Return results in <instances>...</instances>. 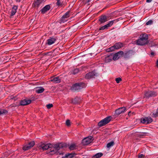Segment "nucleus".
Instances as JSON below:
<instances>
[{"label": "nucleus", "mask_w": 158, "mask_h": 158, "mask_svg": "<svg viewBox=\"0 0 158 158\" xmlns=\"http://www.w3.org/2000/svg\"><path fill=\"white\" fill-rule=\"evenodd\" d=\"M148 37L146 34H143L140 35V38L137 40V44L138 45H143L146 44L148 42Z\"/></svg>", "instance_id": "obj_1"}, {"label": "nucleus", "mask_w": 158, "mask_h": 158, "mask_svg": "<svg viewBox=\"0 0 158 158\" xmlns=\"http://www.w3.org/2000/svg\"><path fill=\"white\" fill-rule=\"evenodd\" d=\"M85 85L83 83H77L73 85L72 87L73 90H78L85 87Z\"/></svg>", "instance_id": "obj_2"}, {"label": "nucleus", "mask_w": 158, "mask_h": 158, "mask_svg": "<svg viewBox=\"0 0 158 158\" xmlns=\"http://www.w3.org/2000/svg\"><path fill=\"white\" fill-rule=\"evenodd\" d=\"M111 116H108L106 118L98 123V126L101 127L105 125L111 121Z\"/></svg>", "instance_id": "obj_3"}, {"label": "nucleus", "mask_w": 158, "mask_h": 158, "mask_svg": "<svg viewBox=\"0 0 158 158\" xmlns=\"http://www.w3.org/2000/svg\"><path fill=\"white\" fill-rule=\"evenodd\" d=\"M63 144L61 143H60L58 145H56L53 148V149L50 151L51 152H53L52 154H60V153L59 152V150L61 148L63 147Z\"/></svg>", "instance_id": "obj_4"}, {"label": "nucleus", "mask_w": 158, "mask_h": 158, "mask_svg": "<svg viewBox=\"0 0 158 158\" xmlns=\"http://www.w3.org/2000/svg\"><path fill=\"white\" fill-rule=\"evenodd\" d=\"M52 145L50 143L44 144L41 143L39 145V148L43 150H46L49 148H52Z\"/></svg>", "instance_id": "obj_5"}, {"label": "nucleus", "mask_w": 158, "mask_h": 158, "mask_svg": "<svg viewBox=\"0 0 158 158\" xmlns=\"http://www.w3.org/2000/svg\"><path fill=\"white\" fill-rule=\"evenodd\" d=\"M93 140V138L90 136L82 140V143L83 145H87L90 143Z\"/></svg>", "instance_id": "obj_6"}, {"label": "nucleus", "mask_w": 158, "mask_h": 158, "mask_svg": "<svg viewBox=\"0 0 158 158\" xmlns=\"http://www.w3.org/2000/svg\"><path fill=\"white\" fill-rule=\"evenodd\" d=\"M156 93L154 91H148L145 93L144 98H149L150 97L156 96Z\"/></svg>", "instance_id": "obj_7"}, {"label": "nucleus", "mask_w": 158, "mask_h": 158, "mask_svg": "<svg viewBox=\"0 0 158 158\" xmlns=\"http://www.w3.org/2000/svg\"><path fill=\"white\" fill-rule=\"evenodd\" d=\"M35 142L32 141L28 144H26L23 147V149L24 150H27L32 147L35 145Z\"/></svg>", "instance_id": "obj_8"}, {"label": "nucleus", "mask_w": 158, "mask_h": 158, "mask_svg": "<svg viewBox=\"0 0 158 158\" xmlns=\"http://www.w3.org/2000/svg\"><path fill=\"white\" fill-rule=\"evenodd\" d=\"M123 51H119L112 55V59L114 60H118L123 54Z\"/></svg>", "instance_id": "obj_9"}, {"label": "nucleus", "mask_w": 158, "mask_h": 158, "mask_svg": "<svg viewBox=\"0 0 158 158\" xmlns=\"http://www.w3.org/2000/svg\"><path fill=\"white\" fill-rule=\"evenodd\" d=\"M56 39L57 38L55 37H50L47 40L46 44L49 45H52L55 42Z\"/></svg>", "instance_id": "obj_10"}, {"label": "nucleus", "mask_w": 158, "mask_h": 158, "mask_svg": "<svg viewBox=\"0 0 158 158\" xmlns=\"http://www.w3.org/2000/svg\"><path fill=\"white\" fill-rule=\"evenodd\" d=\"M97 75V73L95 71H93L86 74L85 76V78L87 79H89L90 78L94 77Z\"/></svg>", "instance_id": "obj_11"}, {"label": "nucleus", "mask_w": 158, "mask_h": 158, "mask_svg": "<svg viewBox=\"0 0 158 158\" xmlns=\"http://www.w3.org/2000/svg\"><path fill=\"white\" fill-rule=\"evenodd\" d=\"M69 14V12H67L62 17L60 20L61 22L64 23L67 20V19L70 16Z\"/></svg>", "instance_id": "obj_12"}, {"label": "nucleus", "mask_w": 158, "mask_h": 158, "mask_svg": "<svg viewBox=\"0 0 158 158\" xmlns=\"http://www.w3.org/2000/svg\"><path fill=\"white\" fill-rule=\"evenodd\" d=\"M125 110L126 108L124 107L119 108L116 110L115 113L117 115H118L124 113Z\"/></svg>", "instance_id": "obj_13"}, {"label": "nucleus", "mask_w": 158, "mask_h": 158, "mask_svg": "<svg viewBox=\"0 0 158 158\" xmlns=\"http://www.w3.org/2000/svg\"><path fill=\"white\" fill-rule=\"evenodd\" d=\"M105 61L106 62L108 63L111 61L112 59V55H106L105 56Z\"/></svg>", "instance_id": "obj_14"}, {"label": "nucleus", "mask_w": 158, "mask_h": 158, "mask_svg": "<svg viewBox=\"0 0 158 158\" xmlns=\"http://www.w3.org/2000/svg\"><path fill=\"white\" fill-rule=\"evenodd\" d=\"M31 101L29 99H24L21 101L20 105L23 106H25L30 104Z\"/></svg>", "instance_id": "obj_15"}, {"label": "nucleus", "mask_w": 158, "mask_h": 158, "mask_svg": "<svg viewBox=\"0 0 158 158\" xmlns=\"http://www.w3.org/2000/svg\"><path fill=\"white\" fill-rule=\"evenodd\" d=\"M99 20L101 23H104L107 21V17L105 15H102L101 16Z\"/></svg>", "instance_id": "obj_16"}, {"label": "nucleus", "mask_w": 158, "mask_h": 158, "mask_svg": "<svg viewBox=\"0 0 158 158\" xmlns=\"http://www.w3.org/2000/svg\"><path fill=\"white\" fill-rule=\"evenodd\" d=\"M50 8L49 5H47L45 6L41 10V13L44 14L47 11L49 10Z\"/></svg>", "instance_id": "obj_17"}, {"label": "nucleus", "mask_w": 158, "mask_h": 158, "mask_svg": "<svg viewBox=\"0 0 158 158\" xmlns=\"http://www.w3.org/2000/svg\"><path fill=\"white\" fill-rule=\"evenodd\" d=\"M50 81L56 83H58L60 82V79L58 77L52 78Z\"/></svg>", "instance_id": "obj_18"}, {"label": "nucleus", "mask_w": 158, "mask_h": 158, "mask_svg": "<svg viewBox=\"0 0 158 158\" xmlns=\"http://www.w3.org/2000/svg\"><path fill=\"white\" fill-rule=\"evenodd\" d=\"M44 0H36L34 3V6L35 7H38L42 3Z\"/></svg>", "instance_id": "obj_19"}, {"label": "nucleus", "mask_w": 158, "mask_h": 158, "mask_svg": "<svg viewBox=\"0 0 158 158\" xmlns=\"http://www.w3.org/2000/svg\"><path fill=\"white\" fill-rule=\"evenodd\" d=\"M18 9V6H14L12 8L11 12V16L14 15L16 12L17 10Z\"/></svg>", "instance_id": "obj_20"}, {"label": "nucleus", "mask_w": 158, "mask_h": 158, "mask_svg": "<svg viewBox=\"0 0 158 158\" xmlns=\"http://www.w3.org/2000/svg\"><path fill=\"white\" fill-rule=\"evenodd\" d=\"M44 90V89L42 87H37L36 88L35 91L38 94L41 93L43 92Z\"/></svg>", "instance_id": "obj_21"}, {"label": "nucleus", "mask_w": 158, "mask_h": 158, "mask_svg": "<svg viewBox=\"0 0 158 158\" xmlns=\"http://www.w3.org/2000/svg\"><path fill=\"white\" fill-rule=\"evenodd\" d=\"M114 47L116 49H118L123 47V44L121 43H118L114 45Z\"/></svg>", "instance_id": "obj_22"}, {"label": "nucleus", "mask_w": 158, "mask_h": 158, "mask_svg": "<svg viewBox=\"0 0 158 158\" xmlns=\"http://www.w3.org/2000/svg\"><path fill=\"white\" fill-rule=\"evenodd\" d=\"M74 156V154L72 153H68L66 154L63 158H72Z\"/></svg>", "instance_id": "obj_23"}, {"label": "nucleus", "mask_w": 158, "mask_h": 158, "mask_svg": "<svg viewBox=\"0 0 158 158\" xmlns=\"http://www.w3.org/2000/svg\"><path fill=\"white\" fill-rule=\"evenodd\" d=\"M103 155V154L102 153H98L94 155L93 156V158H100Z\"/></svg>", "instance_id": "obj_24"}, {"label": "nucleus", "mask_w": 158, "mask_h": 158, "mask_svg": "<svg viewBox=\"0 0 158 158\" xmlns=\"http://www.w3.org/2000/svg\"><path fill=\"white\" fill-rule=\"evenodd\" d=\"M116 20H114L109 22L108 24H106L108 27H111L115 22H116Z\"/></svg>", "instance_id": "obj_25"}, {"label": "nucleus", "mask_w": 158, "mask_h": 158, "mask_svg": "<svg viewBox=\"0 0 158 158\" xmlns=\"http://www.w3.org/2000/svg\"><path fill=\"white\" fill-rule=\"evenodd\" d=\"M7 113V111L4 109L0 110V115H4Z\"/></svg>", "instance_id": "obj_26"}, {"label": "nucleus", "mask_w": 158, "mask_h": 158, "mask_svg": "<svg viewBox=\"0 0 158 158\" xmlns=\"http://www.w3.org/2000/svg\"><path fill=\"white\" fill-rule=\"evenodd\" d=\"M115 49V48L114 47V45L113 46H111L109 48L106 49V51L107 52H112L114 51V49Z\"/></svg>", "instance_id": "obj_27"}, {"label": "nucleus", "mask_w": 158, "mask_h": 158, "mask_svg": "<svg viewBox=\"0 0 158 158\" xmlns=\"http://www.w3.org/2000/svg\"><path fill=\"white\" fill-rule=\"evenodd\" d=\"M79 99L78 98H75L73 100H72L71 102L74 104H77L78 103V101Z\"/></svg>", "instance_id": "obj_28"}, {"label": "nucleus", "mask_w": 158, "mask_h": 158, "mask_svg": "<svg viewBox=\"0 0 158 158\" xmlns=\"http://www.w3.org/2000/svg\"><path fill=\"white\" fill-rule=\"evenodd\" d=\"M114 144V142L113 141H111V142L109 143H107V147L108 148H110L112 146H113Z\"/></svg>", "instance_id": "obj_29"}, {"label": "nucleus", "mask_w": 158, "mask_h": 158, "mask_svg": "<svg viewBox=\"0 0 158 158\" xmlns=\"http://www.w3.org/2000/svg\"><path fill=\"white\" fill-rule=\"evenodd\" d=\"M146 118H142L141 119L140 122L142 123L147 124Z\"/></svg>", "instance_id": "obj_30"}, {"label": "nucleus", "mask_w": 158, "mask_h": 158, "mask_svg": "<svg viewBox=\"0 0 158 158\" xmlns=\"http://www.w3.org/2000/svg\"><path fill=\"white\" fill-rule=\"evenodd\" d=\"M147 118V124L151 123L152 121V119L150 117H146Z\"/></svg>", "instance_id": "obj_31"}, {"label": "nucleus", "mask_w": 158, "mask_h": 158, "mask_svg": "<svg viewBox=\"0 0 158 158\" xmlns=\"http://www.w3.org/2000/svg\"><path fill=\"white\" fill-rule=\"evenodd\" d=\"M76 147V145L74 144H73L70 145L69 147V149L71 150H73L75 149Z\"/></svg>", "instance_id": "obj_32"}, {"label": "nucleus", "mask_w": 158, "mask_h": 158, "mask_svg": "<svg viewBox=\"0 0 158 158\" xmlns=\"http://www.w3.org/2000/svg\"><path fill=\"white\" fill-rule=\"evenodd\" d=\"M108 28V27H107V26L106 24V25H104V26L100 27L99 29V30H103L105 29H107Z\"/></svg>", "instance_id": "obj_33"}, {"label": "nucleus", "mask_w": 158, "mask_h": 158, "mask_svg": "<svg viewBox=\"0 0 158 158\" xmlns=\"http://www.w3.org/2000/svg\"><path fill=\"white\" fill-rule=\"evenodd\" d=\"M79 70L78 69H76L73 70L72 73L74 74H75L78 73Z\"/></svg>", "instance_id": "obj_34"}, {"label": "nucleus", "mask_w": 158, "mask_h": 158, "mask_svg": "<svg viewBox=\"0 0 158 158\" xmlns=\"http://www.w3.org/2000/svg\"><path fill=\"white\" fill-rule=\"evenodd\" d=\"M66 124L68 126L70 125V121L69 119H67L66 121Z\"/></svg>", "instance_id": "obj_35"}, {"label": "nucleus", "mask_w": 158, "mask_h": 158, "mask_svg": "<svg viewBox=\"0 0 158 158\" xmlns=\"http://www.w3.org/2000/svg\"><path fill=\"white\" fill-rule=\"evenodd\" d=\"M147 134V133L146 132H140L137 135L141 136H143L146 135Z\"/></svg>", "instance_id": "obj_36"}, {"label": "nucleus", "mask_w": 158, "mask_h": 158, "mask_svg": "<svg viewBox=\"0 0 158 158\" xmlns=\"http://www.w3.org/2000/svg\"><path fill=\"white\" fill-rule=\"evenodd\" d=\"M152 23H153V21L152 20H150L148 21L146 23V24L147 25H150L152 24Z\"/></svg>", "instance_id": "obj_37"}, {"label": "nucleus", "mask_w": 158, "mask_h": 158, "mask_svg": "<svg viewBox=\"0 0 158 158\" xmlns=\"http://www.w3.org/2000/svg\"><path fill=\"white\" fill-rule=\"evenodd\" d=\"M121 79L120 77L116 78L115 81L117 83H118L121 81Z\"/></svg>", "instance_id": "obj_38"}, {"label": "nucleus", "mask_w": 158, "mask_h": 158, "mask_svg": "<svg viewBox=\"0 0 158 158\" xmlns=\"http://www.w3.org/2000/svg\"><path fill=\"white\" fill-rule=\"evenodd\" d=\"M53 106V105L52 104H49L48 105H47L46 106L48 109H50L51 107H52Z\"/></svg>", "instance_id": "obj_39"}, {"label": "nucleus", "mask_w": 158, "mask_h": 158, "mask_svg": "<svg viewBox=\"0 0 158 158\" xmlns=\"http://www.w3.org/2000/svg\"><path fill=\"white\" fill-rule=\"evenodd\" d=\"M144 157V156L143 154H140L139 156V158H143Z\"/></svg>", "instance_id": "obj_40"}, {"label": "nucleus", "mask_w": 158, "mask_h": 158, "mask_svg": "<svg viewBox=\"0 0 158 158\" xmlns=\"http://www.w3.org/2000/svg\"><path fill=\"white\" fill-rule=\"evenodd\" d=\"M56 4L58 6H60L61 5V4L60 3V0L57 1V2H56Z\"/></svg>", "instance_id": "obj_41"}, {"label": "nucleus", "mask_w": 158, "mask_h": 158, "mask_svg": "<svg viewBox=\"0 0 158 158\" xmlns=\"http://www.w3.org/2000/svg\"><path fill=\"white\" fill-rule=\"evenodd\" d=\"M129 52H127L125 54V58H127V56L129 55Z\"/></svg>", "instance_id": "obj_42"}, {"label": "nucleus", "mask_w": 158, "mask_h": 158, "mask_svg": "<svg viewBox=\"0 0 158 158\" xmlns=\"http://www.w3.org/2000/svg\"><path fill=\"white\" fill-rule=\"evenodd\" d=\"M152 1V0H146V2H150Z\"/></svg>", "instance_id": "obj_43"}, {"label": "nucleus", "mask_w": 158, "mask_h": 158, "mask_svg": "<svg viewBox=\"0 0 158 158\" xmlns=\"http://www.w3.org/2000/svg\"><path fill=\"white\" fill-rule=\"evenodd\" d=\"M91 0H85L86 2L88 3L90 2Z\"/></svg>", "instance_id": "obj_44"}, {"label": "nucleus", "mask_w": 158, "mask_h": 158, "mask_svg": "<svg viewBox=\"0 0 158 158\" xmlns=\"http://www.w3.org/2000/svg\"><path fill=\"white\" fill-rule=\"evenodd\" d=\"M16 2H21V0H15Z\"/></svg>", "instance_id": "obj_45"}, {"label": "nucleus", "mask_w": 158, "mask_h": 158, "mask_svg": "<svg viewBox=\"0 0 158 158\" xmlns=\"http://www.w3.org/2000/svg\"><path fill=\"white\" fill-rule=\"evenodd\" d=\"M156 66L158 67V60L156 61Z\"/></svg>", "instance_id": "obj_46"}, {"label": "nucleus", "mask_w": 158, "mask_h": 158, "mask_svg": "<svg viewBox=\"0 0 158 158\" xmlns=\"http://www.w3.org/2000/svg\"><path fill=\"white\" fill-rule=\"evenodd\" d=\"M154 54V53L153 52H152L151 53V55L152 56H153Z\"/></svg>", "instance_id": "obj_47"}, {"label": "nucleus", "mask_w": 158, "mask_h": 158, "mask_svg": "<svg viewBox=\"0 0 158 158\" xmlns=\"http://www.w3.org/2000/svg\"><path fill=\"white\" fill-rule=\"evenodd\" d=\"M130 113H131V112H129L128 114L129 115V114H130Z\"/></svg>", "instance_id": "obj_48"}]
</instances>
